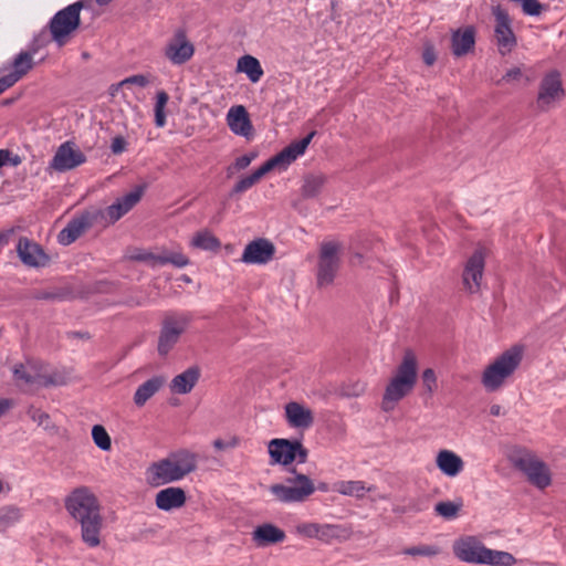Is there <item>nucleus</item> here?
Instances as JSON below:
<instances>
[{
  "label": "nucleus",
  "instance_id": "5701e85b",
  "mask_svg": "<svg viewBox=\"0 0 566 566\" xmlns=\"http://www.w3.org/2000/svg\"><path fill=\"white\" fill-rule=\"evenodd\" d=\"M285 417L289 424L293 428L307 429L314 422L313 411L295 401L286 403Z\"/></svg>",
  "mask_w": 566,
  "mask_h": 566
},
{
  "label": "nucleus",
  "instance_id": "a878e982",
  "mask_svg": "<svg viewBox=\"0 0 566 566\" xmlns=\"http://www.w3.org/2000/svg\"><path fill=\"white\" fill-rule=\"evenodd\" d=\"M350 535V530L343 525L318 523L316 539L325 544H331L334 541H347L349 539Z\"/></svg>",
  "mask_w": 566,
  "mask_h": 566
},
{
  "label": "nucleus",
  "instance_id": "c85d7f7f",
  "mask_svg": "<svg viewBox=\"0 0 566 566\" xmlns=\"http://www.w3.org/2000/svg\"><path fill=\"white\" fill-rule=\"evenodd\" d=\"M332 490L342 495L363 499L366 492H373L375 486H367L363 481H337L333 484Z\"/></svg>",
  "mask_w": 566,
  "mask_h": 566
},
{
  "label": "nucleus",
  "instance_id": "393cba45",
  "mask_svg": "<svg viewBox=\"0 0 566 566\" xmlns=\"http://www.w3.org/2000/svg\"><path fill=\"white\" fill-rule=\"evenodd\" d=\"M437 468L449 478L458 476L464 469V462L460 455L451 450H440L436 457Z\"/></svg>",
  "mask_w": 566,
  "mask_h": 566
},
{
  "label": "nucleus",
  "instance_id": "4be33fe9",
  "mask_svg": "<svg viewBox=\"0 0 566 566\" xmlns=\"http://www.w3.org/2000/svg\"><path fill=\"white\" fill-rule=\"evenodd\" d=\"M285 532L272 523H263L254 527L251 533L252 542L258 547H266L285 539Z\"/></svg>",
  "mask_w": 566,
  "mask_h": 566
},
{
  "label": "nucleus",
  "instance_id": "0eeeda50",
  "mask_svg": "<svg viewBox=\"0 0 566 566\" xmlns=\"http://www.w3.org/2000/svg\"><path fill=\"white\" fill-rule=\"evenodd\" d=\"M82 8V1L74 2L57 11L51 19L49 30L52 40L59 46H63L69 41L71 34L80 27Z\"/></svg>",
  "mask_w": 566,
  "mask_h": 566
},
{
  "label": "nucleus",
  "instance_id": "ea45409f",
  "mask_svg": "<svg viewBox=\"0 0 566 566\" xmlns=\"http://www.w3.org/2000/svg\"><path fill=\"white\" fill-rule=\"evenodd\" d=\"M198 454L189 450H179V479L197 468Z\"/></svg>",
  "mask_w": 566,
  "mask_h": 566
},
{
  "label": "nucleus",
  "instance_id": "423d86ee",
  "mask_svg": "<svg viewBox=\"0 0 566 566\" xmlns=\"http://www.w3.org/2000/svg\"><path fill=\"white\" fill-rule=\"evenodd\" d=\"M13 376L20 387H49L63 384L60 375L49 373L44 365L31 360L14 366Z\"/></svg>",
  "mask_w": 566,
  "mask_h": 566
},
{
  "label": "nucleus",
  "instance_id": "9d476101",
  "mask_svg": "<svg viewBox=\"0 0 566 566\" xmlns=\"http://www.w3.org/2000/svg\"><path fill=\"white\" fill-rule=\"evenodd\" d=\"M565 96L562 83V75L558 71L553 70L544 75L539 83L536 105L542 112H546L555 107Z\"/></svg>",
  "mask_w": 566,
  "mask_h": 566
},
{
  "label": "nucleus",
  "instance_id": "e2e57ef3",
  "mask_svg": "<svg viewBox=\"0 0 566 566\" xmlns=\"http://www.w3.org/2000/svg\"><path fill=\"white\" fill-rule=\"evenodd\" d=\"M490 413L494 417H499L503 413V409L500 405H492L490 407Z\"/></svg>",
  "mask_w": 566,
  "mask_h": 566
},
{
  "label": "nucleus",
  "instance_id": "09e8293b",
  "mask_svg": "<svg viewBox=\"0 0 566 566\" xmlns=\"http://www.w3.org/2000/svg\"><path fill=\"white\" fill-rule=\"evenodd\" d=\"M318 523L305 522L295 526V533L305 538H316Z\"/></svg>",
  "mask_w": 566,
  "mask_h": 566
},
{
  "label": "nucleus",
  "instance_id": "774afa93",
  "mask_svg": "<svg viewBox=\"0 0 566 566\" xmlns=\"http://www.w3.org/2000/svg\"><path fill=\"white\" fill-rule=\"evenodd\" d=\"M186 501V493L184 490L179 489V507L184 505Z\"/></svg>",
  "mask_w": 566,
  "mask_h": 566
},
{
  "label": "nucleus",
  "instance_id": "13d9d810",
  "mask_svg": "<svg viewBox=\"0 0 566 566\" xmlns=\"http://www.w3.org/2000/svg\"><path fill=\"white\" fill-rule=\"evenodd\" d=\"M167 57L172 62L177 63V42L171 41L166 51Z\"/></svg>",
  "mask_w": 566,
  "mask_h": 566
},
{
  "label": "nucleus",
  "instance_id": "c756f323",
  "mask_svg": "<svg viewBox=\"0 0 566 566\" xmlns=\"http://www.w3.org/2000/svg\"><path fill=\"white\" fill-rule=\"evenodd\" d=\"M165 381L164 377L158 376L142 384L134 395L135 405L143 407L164 386Z\"/></svg>",
  "mask_w": 566,
  "mask_h": 566
},
{
  "label": "nucleus",
  "instance_id": "bf43d9fd",
  "mask_svg": "<svg viewBox=\"0 0 566 566\" xmlns=\"http://www.w3.org/2000/svg\"><path fill=\"white\" fill-rule=\"evenodd\" d=\"M14 84V78H12L9 74L0 77V94Z\"/></svg>",
  "mask_w": 566,
  "mask_h": 566
},
{
  "label": "nucleus",
  "instance_id": "338daca9",
  "mask_svg": "<svg viewBox=\"0 0 566 566\" xmlns=\"http://www.w3.org/2000/svg\"><path fill=\"white\" fill-rule=\"evenodd\" d=\"M9 151L8 150H0V167H2L6 164V160L8 159Z\"/></svg>",
  "mask_w": 566,
  "mask_h": 566
},
{
  "label": "nucleus",
  "instance_id": "6e6552de",
  "mask_svg": "<svg viewBox=\"0 0 566 566\" xmlns=\"http://www.w3.org/2000/svg\"><path fill=\"white\" fill-rule=\"evenodd\" d=\"M343 245L338 241H323L319 245L317 262V285L325 287L331 285L340 266V253Z\"/></svg>",
  "mask_w": 566,
  "mask_h": 566
},
{
  "label": "nucleus",
  "instance_id": "f257e3e1",
  "mask_svg": "<svg viewBox=\"0 0 566 566\" xmlns=\"http://www.w3.org/2000/svg\"><path fill=\"white\" fill-rule=\"evenodd\" d=\"M64 507L80 525L82 542L90 548L98 547L105 521L95 493L87 486L75 488L65 496Z\"/></svg>",
  "mask_w": 566,
  "mask_h": 566
},
{
  "label": "nucleus",
  "instance_id": "58836bf2",
  "mask_svg": "<svg viewBox=\"0 0 566 566\" xmlns=\"http://www.w3.org/2000/svg\"><path fill=\"white\" fill-rule=\"evenodd\" d=\"M156 505L163 511L177 507V488H167L156 495Z\"/></svg>",
  "mask_w": 566,
  "mask_h": 566
},
{
  "label": "nucleus",
  "instance_id": "603ef678",
  "mask_svg": "<svg viewBox=\"0 0 566 566\" xmlns=\"http://www.w3.org/2000/svg\"><path fill=\"white\" fill-rule=\"evenodd\" d=\"M523 12L528 15H538L542 12L543 6L538 0H520Z\"/></svg>",
  "mask_w": 566,
  "mask_h": 566
},
{
  "label": "nucleus",
  "instance_id": "f8f14e48",
  "mask_svg": "<svg viewBox=\"0 0 566 566\" xmlns=\"http://www.w3.org/2000/svg\"><path fill=\"white\" fill-rule=\"evenodd\" d=\"M85 163V154L74 142L66 140L57 147L49 164V168L57 172H64L73 170Z\"/></svg>",
  "mask_w": 566,
  "mask_h": 566
},
{
  "label": "nucleus",
  "instance_id": "412c9836",
  "mask_svg": "<svg viewBox=\"0 0 566 566\" xmlns=\"http://www.w3.org/2000/svg\"><path fill=\"white\" fill-rule=\"evenodd\" d=\"M227 124L233 134L247 139L253 137V126L244 106H232L227 114Z\"/></svg>",
  "mask_w": 566,
  "mask_h": 566
},
{
  "label": "nucleus",
  "instance_id": "7ed1b4c3",
  "mask_svg": "<svg viewBox=\"0 0 566 566\" xmlns=\"http://www.w3.org/2000/svg\"><path fill=\"white\" fill-rule=\"evenodd\" d=\"M523 359V347L514 345L488 365L481 382L488 391H497L513 376Z\"/></svg>",
  "mask_w": 566,
  "mask_h": 566
},
{
  "label": "nucleus",
  "instance_id": "473e14b6",
  "mask_svg": "<svg viewBox=\"0 0 566 566\" xmlns=\"http://www.w3.org/2000/svg\"><path fill=\"white\" fill-rule=\"evenodd\" d=\"M326 180V176L321 172L306 175L302 186V196L306 199L318 196Z\"/></svg>",
  "mask_w": 566,
  "mask_h": 566
},
{
  "label": "nucleus",
  "instance_id": "c03bdc74",
  "mask_svg": "<svg viewBox=\"0 0 566 566\" xmlns=\"http://www.w3.org/2000/svg\"><path fill=\"white\" fill-rule=\"evenodd\" d=\"M256 158V153L245 154L243 156L238 157L230 166L227 168V177L231 178L237 172L244 170L250 166V164Z\"/></svg>",
  "mask_w": 566,
  "mask_h": 566
},
{
  "label": "nucleus",
  "instance_id": "a19ab883",
  "mask_svg": "<svg viewBox=\"0 0 566 566\" xmlns=\"http://www.w3.org/2000/svg\"><path fill=\"white\" fill-rule=\"evenodd\" d=\"M21 518V511L14 506H7L0 511V532L14 525Z\"/></svg>",
  "mask_w": 566,
  "mask_h": 566
},
{
  "label": "nucleus",
  "instance_id": "1a4fd4ad",
  "mask_svg": "<svg viewBox=\"0 0 566 566\" xmlns=\"http://www.w3.org/2000/svg\"><path fill=\"white\" fill-rule=\"evenodd\" d=\"M271 464L289 465L293 461L305 463L307 450L297 440L273 439L268 446Z\"/></svg>",
  "mask_w": 566,
  "mask_h": 566
},
{
  "label": "nucleus",
  "instance_id": "e433bc0d",
  "mask_svg": "<svg viewBox=\"0 0 566 566\" xmlns=\"http://www.w3.org/2000/svg\"><path fill=\"white\" fill-rule=\"evenodd\" d=\"M200 376L201 369L197 365L191 366L179 374V394L190 392L199 381Z\"/></svg>",
  "mask_w": 566,
  "mask_h": 566
},
{
  "label": "nucleus",
  "instance_id": "864d4df0",
  "mask_svg": "<svg viewBox=\"0 0 566 566\" xmlns=\"http://www.w3.org/2000/svg\"><path fill=\"white\" fill-rule=\"evenodd\" d=\"M239 443L238 438L232 437L229 440H222V439H216L213 441V447L217 450H226V449H232L235 448Z\"/></svg>",
  "mask_w": 566,
  "mask_h": 566
},
{
  "label": "nucleus",
  "instance_id": "a18cd8bd",
  "mask_svg": "<svg viewBox=\"0 0 566 566\" xmlns=\"http://www.w3.org/2000/svg\"><path fill=\"white\" fill-rule=\"evenodd\" d=\"M402 553L409 556L433 557L440 554V548L437 545H418L405 548Z\"/></svg>",
  "mask_w": 566,
  "mask_h": 566
},
{
  "label": "nucleus",
  "instance_id": "c9c22d12",
  "mask_svg": "<svg viewBox=\"0 0 566 566\" xmlns=\"http://www.w3.org/2000/svg\"><path fill=\"white\" fill-rule=\"evenodd\" d=\"M483 564L491 566H514L516 558L509 552L495 551L486 547Z\"/></svg>",
  "mask_w": 566,
  "mask_h": 566
},
{
  "label": "nucleus",
  "instance_id": "39448f33",
  "mask_svg": "<svg viewBox=\"0 0 566 566\" xmlns=\"http://www.w3.org/2000/svg\"><path fill=\"white\" fill-rule=\"evenodd\" d=\"M511 462L537 489L544 490L551 485L552 473L548 465L533 452L527 450L516 451L511 455Z\"/></svg>",
  "mask_w": 566,
  "mask_h": 566
},
{
  "label": "nucleus",
  "instance_id": "6ab92c4d",
  "mask_svg": "<svg viewBox=\"0 0 566 566\" xmlns=\"http://www.w3.org/2000/svg\"><path fill=\"white\" fill-rule=\"evenodd\" d=\"M17 252L22 263L30 268H41L49 263V256L43 249L28 238H20Z\"/></svg>",
  "mask_w": 566,
  "mask_h": 566
},
{
  "label": "nucleus",
  "instance_id": "cd10ccee",
  "mask_svg": "<svg viewBox=\"0 0 566 566\" xmlns=\"http://www.w3.org/2000/svg\"><path fill=\"white\" fill-rule=\"evenodd\" d=\"M129 258L134 261L145 262L151 266L177 263L176 254L172 252L153 253L146 250H134Z\"/></svg>",
  "mask_w": 566,
  "mask_h": 566
},
{
  "label": "nucleus",
  "instance_id": "ddd939ff",
  "mask_svg": "<svg viewBox=\"0 0 566 566\" xmlns=\"http://www.w3.org/2000/svg\"><path fill=\"white\" fill-rule=\"evenodd\" d=\"M99 217H104L101 210L84 211L72 218L66 227L60 231L57 239L63 245H69L78 239L85 231L92 228Z\"/></svg>",
  "mask_w": 566,
  "mask_h": 566
},
{
  "label": "nucleus",
  "instance_id": "052dcab7",
  "mask_svg": "<svg viewBox=\"0 0 566 566\" xmlns=\"http://www.w3.org/2000/svg\"><path fill=\"white\" fill-rule=\"evenodd\" d=\"M392 511L397 514H403L409 511L419 512L420 509L415 503H409L407 506H395Z\"/></svg>",
  "mask_w": 566,
  "mask_h": 566
},
{
  "label": "nucleus",
  "instance_id": "4468645a",
  "mask_svg": "<svg viewBox=\"0 0 566 566\" xmlns=\"http://www.w3.org/2000/svg\"><path fill=\"white\" fill-rule=\"evenodd\" d=\"M486 250L484 248L476 249L465 263L462 282L464 289L470 293L480 291L485 265Z\"/></svg>",
  "mask_w": 566,
  "mask_h": 566
},
{
  "label": "nucleus",
  "instance_id": "6e6d98bb",
  "mask_svg": "<svg viewBox=\"0 0 566 566\" xmlns=\"http://www.w3.org/2000/svg\"><path fill=\"white\" fill-rule=\"evenodd\" d=\"M422 59L427 65H432L436 62L437 56L432 45H426L422 53Z\"/></svg>",
  "mask_w": 566,
  "mask_h": 566
},
{
  "label": "nucleus",
  "instance_id": "dca6fc26",
  "mask_svg": "<svg viewBox=\"0 0 566 566\" xmlns=\"http://www.w3.org/2000/svg\"><path fill=\"white\" fill-rule=\"evenodd\" d=\"M486 547L473 536L460 538L453 544L454 555L462 562L483 564Z\"/></svg>",
  "mask_w": 566,
  "mask_h": 566
},
{
  "label": "nucleus",
  "instance_id": "20e7f679",
  "mask_svg": "<svg viewBox=\"0 0 566 566\" xmlns=\"http://www.w3.org/2000/svg\"><path fill=\"white\" fill-rule=\"evenodd\" d=\"M316 488L306 474L291 470L284 482L272 484L270 492L282 503H301L306 501Z\"/></svg>",
  "mask_w": 566,
  "mask_h": 566
},
{
  "label": "nucleus",
  "instance_id": "37998d69",
  "mask_svg": "<svg viewBox=\"0 0 566 566\" xmlns=\"http://www.w3.org/2000/svg\"><path fill=\"white\" fill-rule=\"evenodd\" d=\"M423 394L431 397L438 389V377L432 368H426L421 374Z\"/></svg>",
  "mask_w": 566,
  "mask_h": 566
},
{
  "label": "nucleus",
  "instance_id": "f03ea898",
  "mask_svg": "<svg viewBox=\"0 0 566 566\" xmlns=\"http://www.w3.org/2000/svg\"><path fill=\"white\" fill-rule=\"evenodd\" d=\"M417 378V357L411 350H407L387 381L381 397L380 409L384 412L394 411L399 402L412 392Z\"/></svg>",
  "mask_w": 566,
  "mask_h": 566
},
{
  "label": "nucleus",
  "instance_id": "7c9ffc66",
  "mask_svg": "<svg viewBox=\"0 0 566 566\" xmlns=\"http://www.w3.org/2000/svg\"><path fill=\"white\" fill-rule=\"evenodd\" d=\"M237 71L247 74L249 80L253 83L260 81L263 75V70L258 59L252 55H243L238 60Z\"/></svg>",
  "mask_w": 566,
  "mask_h": 566
},
{
  "label": "nucleus",
  "instance_id": "8fccbe9b",
  "mask_svg": "<svg viewBox=\"0 0 566 566\" xmlns=\"http://www.w3.org/2000/svg\"><path fill=\"white\" fill-rule=\"evenodd\" d=\"M151 82V76L148 74H136L129 77L124 78L119 82V85H137L139 87H145Z\"/></svg>",
  "mask_w": 566,
  "mask_h": 566
},
{
  "label": "nucleus",
  "instance_id": "f3484780",
  "mask_svg": "<svg viewBox=\"0 0 566 566\" xmlns=\"http://www.w3.org/2000/svg\"><path fill=\"white\" fill-rule=\"evenodd\" d=\"M177 480V462L164 459L153 463L146 471V482L154 488Z\"/></svg>",
  "mask_w": 566,
  "mask_h": 566
},
{
  "label": "nucleus",
  "instance_id": "680f3d73",
  "mask_svg": "<svg viewBox=\"0 0 566 566\" xmlns=\"http://www.w3.org/2000/svg\"><path fill=\"white\" fill-rule=\"evenodd\" d=\"M34 297L36 300H55L57 298V294L51 292H38Z\"/></svg>",
  "mask_w": 566,
  "mask_h": 566
},
{
  "label": "nucleus",
  "instance_id": "4c0bfd02",
  "mask_svg": "<svg viewBox=\"0 0 566 566\" xmlns=\"http://www.w3.org/2000/svg\"><path fill=\"white\" fill-rule=\"evenodd\" d=\"M13 71L9 75L14 78L17 83L33 67V56L29 52H21L17 55L13 63Z\"/></svg>",
  "mask_w": 566,
  "mask_h": 566
},
{
  "label": "nucleus",
  "instance_id": "2f4dec72",
  "mask_svg": "<svg viewBox=\"0 0 566 566\" xmlns=\"http://www.w3.org/2000/svg\"><path fill=\"white\" fill-rule=\"evenodd\" d=\"M190 245L205 251H218L221 247L220 240L208 230H201L193 234Z\"/></svg>",
  "mask_w": 566,
  "mask_h": 566
},
{
  "label": "nucleus",
  "instance_id": "f704fd0d",
  "mask_svg": "<svg viewBox=\"0 0 566 566\" xmlns=\"http://www.w3.org/2000/svg\"><path fill=\"white\" fill-rule=\"evenodd\" d=\"M177 342V325L172 319H166L158 343L160 355H167Z\"/></svg>",
  "mask_w": 566,
  "mask_h": 566
},
{
  "label": "nucleus",
  "instance_id": "5fc2aeb1",
  "mask_svg": "<svg viewBox=\"0 0 566 566\" xmlns=\"http://www.w3.org/2000/svg\"><path fill=\"white\" fill-rule=\"evenodd\" d=\"M126 147H127V143L124 137L116 136L113 138L112 144H111V150L113 154L119 155L126 150Z\"/></svg>",
  "mask_w": 566,
  "mask_h": 566
},
{
  "label": "nucleus",
  "instance_id": "b1692460",
  "mask_svg": "<svg viewBox=\"0 0 566 566\" xmlns=\"http://www.w3.org/2000/svg\"><path fill=\"white\" fill-rule=\"evenodd\" d=\"M475 30L473 27H465L452 32L451 51L454 56L460 57L474 49Z\"/></svg>",
  "mask_w": 566,
  "mask_h": 566
},
{
  "label": "nucleus",
  "instance_id": "4d7b16f0",
  "mask_svg": "<svg viewBox=\"0 0 566 566\" xmlns=\"http://www.w3.org/2000/svg\"><path fill=\"white\" fill-rule=\"evenodd\" d=\"M29 415L32 420L39 424H43L46 420H49V415L44 411H41L40 409H31Z\"/></svg>",
  "mask_w": 566,
  "mask_h": 566
},
{
  "label": "nucleus",
  "instance_id": "de8ad7c7",
  "mask_svg": "<svg viewBox=\"0 0 566 566\" xmlns=\"http://www.w3.org/2000/svg\"><path fill=\"white\" fill-rule=\"evenodd\" d=\"M195 53L193 44L179 33V63L187 62Z\"/></svg>",
  "mask_w": 566,
  "mask_h": 566
},
{
  "label": "nucleus",
  "instance_id": "2eb2a0df",
  "mask_svg": "<svg viewBox=\"0 0 566 566\" xmlns=\"http://www.w3.org/2000/svg\"><path fill=\"white\" fill-rule=\"evenodd\" d=\"M275 254L274 244L264 238L248 243L243 250L241 262L245 264H266Z\"/></svg>",
  "mask_w": 566,
  "mask_h": 566
},
{
  "label": "nucleus",
  "instance_id": "a211bd4d",
  "mask_svg": "<svg viewBox=\"0 0 566 566\" xmlns=\"http://www.w3.org/2000/svg\"><path fill=\"white\" fill-rule=\"evenodd\" d=\"M142 196V188L134 189L117 199L116 202L108 206L105 210H101L104 213V217H99V219H105L108 223H115L140 201Z\"/></svg>",
  "mask_w": 566,
  "mask_h": 566
},
{
  "label": "nucleus",
  "instance_id": "3c124183",
  "mask_svg": "<svg viewBox=\"0 0 566 566\" xmlns=\"http://www.w3.org/2000/svg\"><path fill=\"white\" fill-rule=\"evenodd\" d=\"M524 77L521 67H512L505 72V74L499 81V84H513L518 83Z\"/></svg>",
  "mask_w": 566,
  "mask_h": 566
},
{
  "label": "nucleus",
  "instance_id": "79ce46f5",
  "mask_svg": "<svg viewBox=\"0 0 566 566\" xmlns=\"http://www.w3.org/2000/svg\"><path fill=\"white\" fill-rule=\"evenodd\" d=\"M92 438L96 447L103 451H108L112 448V440L106 429L102 424H95L92 428Z\"/></svg>",
  "mask_w": 566,
  "mask_h": 566
},
{
  "label": "nucleus",
  "instance_id": "9b49d317",
  "mask_svg": "<svg viewBox=\"0 0 566 566\" xmlns=\"http://www.w3.org/2000/svg\"><path fill=\"white\" fill-rule=\"evenodd\" d=\"M495 18L494 38L501 55H506L516 46V36L512 30V21L509 13L500 6L492 9Z\"/></svg>",
  "mask_w": 566,
  "mask_h": 566
},
{
  "label": "nucleus",
  "instance_id": "49530a36",
  "mask_svg": "<svg viewBox=\"0 0 566 566\" xmlns=\"http://www.w3.org/2000/svg\"><path fill=\"white\" fill-rule=\"evenodd\" d=\"M155 105V123L158 127H163L166 123L165 106L168 102V94L164 91L157 93Z\"/></svg>",
  "mask_w": 566,
  "mask_h": 566
},
{
  "label": "nucleus",
  "instance_id": "0e129e2a",
  "mask_svg": "<svg viewBox=\"0 0 566 566\" xmlns=\"http://www.w3.org/2000/svg\"><path fill=\"white\" fill-rule=\"evenodd\" d=\"M9 407L10 403L8 400H0V416H2Z\"/></svg>",
  "mask_w": 566,
  "mask_h": 566
},
{
  "label": "nucleus",
  "instance_id": "bb28decb",
  "mask_svg": "<svg viewBox=\"0 0 566 566\" xmlns=\"http://www.w3.org/2000/svg\"><path fill=\"white\" fill-rule=\"evenodd\" d=\"M273 170L271 164L265 161L262 166H260L252 174L240 178L235 185L233 186L230 196H237L251 189L254 185H256L268 172Z\"/></svg>",
  "mask_w": 566,
  "mask_h": 566
},
{
  "label": "nucleus",
  "instance_id": "aec40b11",
  "mask_svg": "<svg viewBox=\"0 0 566 566\" xmlns=\"http://www.w3.org/2000/svg\"><path fill=\"white\" fill-rule=\"evenodd\" d=\"M315 134V132H311L306 137L302 138L301 140L291 143L281 153L269 159L268 163L271 164V167L273 169L276 167L286 168L296 158H298L305 153Z\"/></svg>",
  "mask_w": 566,
  "mask_h": 566
},
{
  "label": "nucleus",
  "instance_id": "69168bd1",
  "mask_svg": "<svg viewBox=\"0 0 566 566\" xmlns=\"http://www.w3.org/2000/svg\"><path fill=\"white\" fill-rule=\"evenodd\" d=\"M123 86H124V85H119V82H118V83H116V84L111 85V87H109V94H111L112 96H115V95H116V93L118 92V90H119L120 87H123Z\"/></svg>",
  "mask_w": 566,
  "mask_h": 566
},
{
  "label": "nucleus",
  "instance_id": "72a5a7b5",
  "mask_svg": "<svg viewBox=\"0 0 566 566\" xmlns=\"http://www.w3.org/2000/svg\"><path fill=\"white\" fill-rule=\"evenodd\" d=\"M463 505L461 497L453 501H440L434 505V513L443 520L452 521L460 515Z\"/></svg>",
  "mask_w": 566,
  "mask_h": 566
}]
</instances>
